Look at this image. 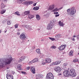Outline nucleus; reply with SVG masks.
Here are the masks:
<instances>
[{"instance_id": "53", "label": "nucleus", "mask_w": 79, "mask_h": 79, "mask_svg": "<svg viewBox=\"0 0 79 79\" xmlns=\"http://www.w3.org/2000/svg\"><path fill=\"white\" fill-rule=\"evenodd\" d=\"M6 0H0V1H6Z\"/></svg>"}, {"instance_id": "20", "label": "nucleus", "mask_w": 79, "mask_h": 79, "mask_svg": "<svg viewBox=\"0 0 79 79\" xmlns=\"http://www.w3.org/2000/svg\"><path fill=\"white\" fill-rule=\"evenodd\" d=\"M59 25L60 26H64V24L62 22H61V21H60L59 22Z\"/></svg>"}, {"instance_id": "50", "label": "nucleus", "mask_w": 79, "mask_h": 79, "mask_svg": "<svg viewBox=\"0 0 79 79\" xmlns=\"http://www.w3.org/2000/svg\"><path fill=\"white\" fill-rule=\"evenodd\" d=\"M7 31V30H5V31H4L5 33H6V32Z\"/></svg>"}, {"instance_id": "19", "label": "nucleus", "mask_w": 79, "mask_h": 79, "mask_svg": "<svg viewBox=\"0 0 79 79\" xmlns=\"http://www.w3.org/2000/svg\"><path fill=\"white\" fill-rule=\"evenodd\" d=\"M36 79H40V78L42 77L41 74H37L36 75Z\"/></svg>"}, {"instance_id": "48", "label": "nucleus", "mask_w": 79, "mask_h": 79, "mask_svg": "<svg viewBox=\"0 0 79 79\" xmlns=\"http://www.w3.org/2000/svg\"><path fill=\"white\" fill-rule=\"evenodd\" d=\"M72 40L73 41H75V39H74V38H73V39H72Z\"/></svg>"}, {"instance_id": "27", "label": "nucleus", "mask_w": 79, "mask_h": 79, "mask_svg": "<svg viewBox=\"0 0 79 79\" xmlns=\"http://www.w3.org/2000/svg\"><path fill=\"white\" fill-rule=\"evenodd\" d=\"M39 7L36 6V7H34L33 8V10L35 11L36 10H39Z\"/></svg>"}, {"instance_id": "36", "label": "nucleus", "mask_w": 79, "mask_h": 79, "mask_svg": "<svg viewBox=\"0 0 79 79\" xmlns=\"http://www.w3.org/2000/svg\"><path fill=\"white\" fill-rule=\"evenodd\" d=\"M49 38L51 40H55V39L54 38H51V37H49Z\"/></svg>"}, {"instance_id": "33", "label": "nucleus", "mask_w": 79, "mask_h": 79, "mask_svg": "<svg viewBox=\"0 0 79 79\" xmlns=\"http://www.w3.org/2000/svg\"><path fill=\"white\" fill-rule=\"evenodd\" d=\"M26 27L27 28V29H31V28H30L31 29H30V28L29 27V25H26Z\"/></svg>"}, {"instance_id": "45", "label": "nucleus", "mask_w": 79, "mask_h": 79, "mask_svg": "<svg viewBox=\"0 0 79 79\" xmlns=\"http://www.w3.org/2000/svg\"><path fill=\"white\" fill-rule=\"evenodd\" d=\"M32 61H33V62L34 63H35V62H36L35 59L33 60Z\"/></svg>"}, {"instance_id": "6", "label": "nucleus", "mask_w": 79, "mask_h": 79, "mask_svg": "<svg viewBox=\"0 0 79 79\" xmlns=\"http://www.w3.org/2000/svg\"><path fill=\"white\" fill-rule=\"evenodd\" d=\"M6 77L7 79H13V76L11 74H6Z\"/></svg>"}, {"instance_id": "38", "label": "nucleus", "mask_w": 79, "mask_h": 79, "mask_svg": "<svg viewBox=\"0 0 79 79\" xmlns=\"http://www.w3.org/2000/svg\"><path fill=\"white\" fill-rule=\"evenodd\" d=\"M63 65L64 66H67V65H68V63H67L66 62L65 63L63 64Z\"/></svg>"}, {"instance_id": "24", "label": "nucleus", "mask_w": 79, "mask_h": 79, "mask_svg": "<svg viewBox=\"0 0 79 79\" xmlns=\"http://www.w3.org/2000/svg\"><path fill=\"white\" fill-rule=\"evenodd\" d=\"M53 8H54V5H52L50 6L49 8V10H53Z\"/></svg>"}, {"instance_id": "59", "label": "nucleus", "mask_w": 79, "mask_h": 79, "mask_svg": "<svg viewBox=\"0 0 79 79\" xmlns=\"http://www.w3.org/2000/svg\"><path fill=\"white\" fill-rule=\"evenodd\" d=\"M78 63H79V61H78Z\"/></svg>"}, {"instance_id": "52", "label": "nucleus", "mask_w": 79, "mask_h": 79, "mask_svg": "<svg viewBox=\"0 0 79 79\" xmlns=\"http://www.w3.org/2000/svg\"><path fill=\"white\" fill-rule=\"evenodd\" d=\"M31 63H34V62H33L32 60L31 61Z\"/></svg>"}, {"instance_id": "51", "label": "nucleus", "mask_w": 79, "mask_h": 79, "mask_svg": "<svg viewBox=\"0 0 79 79\" xmlns=\"http://www.w3.org/2000/svg\"><path fill=\"white\" fill-rule=\"evenodd\" d=\"M35 5H36V3H35L33 4V6H35Z\"/></svg>"}, {"instance_id": "54", "label": "nucleus", "mask_w": 79, "mask_h": 79, "mask_svg": "<svg viewBox=\"0 0 79 79\" xmlns=\"http://www.w3.org/2000/svg\"><path fill=\"white\" fill-rule=\"evenodd\" d=\"M76 79H79V77H78Z\"/></svg>"}, {"instance_id": "15", "label": "nucleus", "mask_w": 79, "mask_h": 79, "mask_svg": "<svg viewBox=\"0 0 79 79\" xmlns=\"http://www.w3.org/2000/svg\"><path fill=\"white\" fill-rule=\"evenodd\" d=\"M31 71L33 73V74H35V67H32L31 69Z\"/></svg>"}, {"instance_id": "31", "label": "nucleus", "mask_w": 79, "mask_h": 79, "mask_svg": "<svg viewBox=\"0 0 79 79\" xmlns=\"http://www.w3.org/2000/svg\"><path fill=\"white\" fill-rule=\"evenodd\" d=\"M15 14L17 15V16H20V14H19V12L18 11H16L15 13Z\"/></svg>"}, {"instance_id": "28", "label": "nucleus", "mask_w": 79, "mask_h": 79, "mask_svg": "<svg viewBox=\"0 0 79 79\" xmlns=\"http://www.w3.org/2000/svg\"><path fill=\"white\" fill-rule=\"evenodd\" d=\"M60 9H57V8H56L54 9V10H52V11H53V12L57 11H58Z\"/></svg>"}, {"instance_id": "29", "label": "nucleus", "mask_w": 79, "mask_h": 79, "mask_svg": "<svg viewBox=\"0 0 79 79\" xmlns=\"http://www.w3.org/2000/svg\"><path fill=\"white\" fill-rule=\"evenodd\" d=\"M11 24V21L10 20H8L7 21V24L8 25H10Z\"/></svg>"}, {"instance_id": "11", "label": "nucleus", "mask_w": 79, "mask_h": 79, "mask_svg": "<svg viewBox=\"0 0 79 79\" xmlns=\"http://www.w3.org/2000/svg\"><path fill=\"white\" fill-rule=\"evenodd\" d=\"M65 47H66V45L65 44L64 45H62L58 48V49L59 50H64V49L65 48Z\"/></svg>"}, {"instance_id": "41", "label": "nucleus", "mask_w": 79, "mask_h": 79, "mask_svg": "<svg viewBox=\"0 0 79 79\" xmlns=\"http://www.w3.org/2000/svg\"><path fill=\"white\" fill-rule=\"evenodd\" d=\"M27 70H29L30 69H31V67H28L27 68Z\"/></svg>"}, {"instance_id": "4", "label": "nucleus", "mask_w": 79, "mask_h": 79, "mask_svg": "<svg viewBox=\"0 0 79 79\" xmlns=\"http://www.w3.org/2000/svg\"><path fill=\"white\" fill-rule=\"evenodd\" d=\"M64 76L68 77L70 76V72L68 71L65 70L63 73Z\"/></svg>"}, {"instance_id": "39", "label": "nucleus", "mask_w": 79, "mask_h": 79, "mask_svg": "<svg viewBox=\"0 0 79 79\" xmlns=\"http://www.w3.org/2000/svg\"><path fill=\"white\" fill-rule=\"evenodd\" d=\"M54 15L58 14V12H54Z\"/></svg>"}, {"instance_id": "26", "label": "nucleus", "mask_w": 79, "mask_h": 79, "mask_svg": "<svg viewBox=\"0 0 79 79\" xmlns=\"http://www.w3.org/2000/svg\"><path fill=\"white\" fill-rule=\"evenodd\" d=\"M34 18V16L31 15L29 14L28 15V18L29 19H32Z\"/></svg>"}, {"instance_id": "16", "label": "nucleus", "mask_w": 79, "mask_h": 79, "mask_svg": "<svg viewBox=\"0 0 79 79\" xmlns=\"http://www.w3.org/2000/svg\"><path fill=\"white\" fill-rule=\"evenodd\" d=\"M61 63V61L60 60L57 61L53 63V64L54 65H58Z\"/></svg>"}, {"instance_id": "17", "label": "nucleus", "mask_w": 79, "mask_h": 79, "mask_svg": "<svg viewBox=\"0 0 79 79\" xmlns=\"http://www.w3.org/2000/svg\"><path fill=\"white\" fill-rule=\"evenodd\" d=\"M21 66H22V65L20 64H19L17 66V69L18 70H20L21 71L23 70V69H22L21 68Z\"/></svg>"}, {"instance_id": "10", "label": "nucleus", "mask_w": 79, "mask_h": 79, "mask_svg": "<svg viewBox=\"0 0 79 79\" xmlns=\"http://www.w3.org/2000/svg\"><path fill=\"white\" fill-rule=\"evenodd\" d=\"M19 37L21 40H24L26 38V36L25 35L22 34L20 35Z\"/></svg>"}, {"instance_id": "8", "label": "nucleus", "mask_w": 79, "mask_h": 79, "mask_svg": "<svg viewBox=\"0 0 79 79\" xmlns=\"http://www.w3.org/2000/svg\"><path fill=\"white\" fill-rule=\"evenodd\" d=\"M71 11H70V14L73 15H74V14L76 13V9H74V7H73L71 9Z\"/></svg>"}, {"instance_id": "12", "label": "nucleus", "mask_w": 79, "mask_h": 79, "mask_svg": "<svg viewBox=\"0 0 79 79\" xmlns=\"http://www.w3.org/2000/svg\"><path fill=\"white\" fill-rule=\"evenodd\" d=\"M46 63H51L52 60L50 58H46L45 59Z\"/></svg>"}, {"instance_id": "21", "label": "nucleus", "mask_w": 79, "mask_h": 79, "mask_svg": "<svg viewBox=\"0 0 79 79\" xmlns=\"http://www.w3.org/2000/svg\"><path fill=\"white\" fill-rule=\"evenodd\" d=\"M1 9H3L5 7V5H4V4L3 3H1Z\"/></svg>"}, {"instance_id": "7", "label": "nucleus", "mask_w": 79, "mask_h": 79, "mask_svg": "<svg viewBox=\"0 0 79 79\" xmlns=\"http://www.w3.org/2000/svg\"><path fill=\"white\" fill-rule=\"evenodd\" d=\"M52 27H53V24H52V23H51L48 25L47 29L48 30H51Z\"/></svg>"}, {"instance_id": "37", "label": "nucleus", "mask_w": 79, "mask_h": 79, "mask_svg": "<svg viewBox=\"0 0 79 79\" xmlns=\"http://www.w3.org/2000/svg\"><path fill=\"white\" fill-rule=\"evenodd\" d=\"M78 61H79V60H78V59H77V60H73V62H74V63H76V62H77Z\"/></svg>"}, {"instance_id": "46", "label": "nucleus", "mask_w": 79, "mask_h": 79, "mask_svg": "<svg viewBox=\"0 0 79 79\" xmlns=\"http://www.w3.org/2000/svg\"><path fill=\"white\" fill-rule=\"evenodd\" d=\"M15 73V72L14 71H13L12 72V74H14Z\"/></svg>"}, {"instance_id": "56", "label": "nucleus", "mask_w": 79, "mask_h": 79, "mask_svg": "<svg viewBox=\"0 0 79 79\" xmlns=\"http://www.w3.org/2000/svg\"><path fill=\"white\" fill-rule=\"evenodd\" d=\"M1 32H2V31L0 29V34L1 33Z\"/></svg>"}, {"instance_id": "14", "label": "nucleus", "mask_w": 79, "mask_h": 79, "mask_svg": "<svg viewBox=\"0 0 79 79\" xmlns=\"http://www.w3.org/2000/svg\"><path fill=\"white\" fill-rule=\"evenodd\" d=\"M61 37V34H57L55 36V37L57 40H59V39H60Z\"/></svg>"}, {"instance_id": "47", "label": "nucleus", "mask_w": 79, "mask_h": 79, "mask_svg": "<svg viewBox=\"0 0 79 79\" xmlns=\"http://www.w3.org/2000/svg\"><path fill=\"white\" fill-rule=\"evenodd\" d=\"M17 35H20V32H19L17 33Z\"/></svg>"}, {"instance_id": "60", "label": "nucleus", "mask_w": 79, "mask_h": 79, "mask_svg": "<svg viewBox=\"0 0 79 79\" xmlns=\"http://www.w3.org/2000/svg\"><path fill=\"white\" fill-rule=\"evenodd\" d=\"M62 50H61V51H62Z\"/></svg>"}, {"instance_id": "1", "label": "nucleus", "mask_w": 79, "mask_h": 79, "mask_svg": "<svg viewBox=\"0 0 79 79\" xmlns=\"http://www.w3.org/2000/svg\"><path fill=\"white\" fill-rule=\"evenodd\" d=\"M10 56L6 55V57L8 59H6L4 60L3 59L0 60V67L3 66V65H6V64H10L13 60L12 57H9Z\"/></svg>"}, {"instance_id": "3", "label": "nucleus", "mask_w": 79, "mask_h": 79, "mask_svg": "<svg viewBox=\"0 0 79 79\" xmlns=\"http://www.w3.org/2000/svg\"><path fill=\"white\" fill-rule=\"evenodd\" d=\"M46 78L48 79H54V77L52 73H49L47 74Z\"/></svg>"}, {"instance_id": "44", "label": "nucleus", "mask_w": 79, "mask_h": 79, "mask_svg": "<svg viewBox=\"0 0 79 79\" xmlns=\"http://www.w3.org/2000/svg\"><path fill=\"white\" fill-rule=\"evenodd\" d=\"M60 16V15L58 14V15H55V17H58V16Z\"/></svg>"}, {"instance_id": "55", "label": "nucleus", "mask_w": 79, "mask_h": 79, "mask_svg": "<svg viewBox=\"0 0 79 79\" xmlns=\"http://www.w3.org/2000/svg\"><path fill=\"white\" fill-rule=\"evenodd\" d=\"M62 8H63V7H61V8H60V10H61V9H62Z\"/></svg>"}, {"instance_id": "58", "label": "nucleus", "mask_w": 79, "mask_h": 79, "mask_svg": "<svg viewBox=\"0 0 79 79\" xmlns=\"http://www.w3.org/2000/svg\"><path fill=\"white\" fill-rule=\"evenodd\" d=\"M36 50H39V49H37Z\"/></svg>"}, {"instance_id": "32", "label": "nucleus", "mask_w": 79, "mask_h": 79, "mask_svg": "<svg viewBox=\"0 0 79 79\" xmlns=\"http://www.w3.org/2000/svg\"><path fill=\"white\" fill-rule=\"evenodd\" d=\"M36 53H38V54L39 53H40V50H36Z\"/></svg>"}, {"instance_id": "30", "label": "nucleus", "mask_w": 79, "mask_h": 79, "mask_svg": "<svg viewBox=\"0 0 79 79\" xmlns=\"http://www.w3.org/2000/svg\"><path fill=\"white\" fill-rule=\"evenodd\" d=\"M25 1V0H18V3H21Z\"/></svg>"}, {"instance_id": "35", "label": "nucleus", "mask_w": 79, "mask_h": 79, "mask_svg": "<svg viewBox=\"0 0 79 79\" xmlns=\"http://www.w3.org/2000/svg\"><path fill=\"white\" fill-rule=\"evenodd\" d=\"M56 48V47L55 46H52L51 47V48L53 49H55Z\"/></svg>"}, {"instance_id": "40", "label": "nucleus", "mask_w": 79, "mask_h": 79, "mask_svg": "<svg viewBox=\"0 0 79 79\" xmlns=\"http://www.w3.org/2000/svg\"><path fill=\"white\" fill-rule=\"evenodd\" d=\"M34 59H35V61H36V62H37V61H38V58H35Z\"/></svg>"}, {"instance_id": "22", "label": "nucleus", "mask_w": 79, "mask_h": 79, "mask_svg": "<svg viewBox=\"0 0 79 79\" xmlns=\"http://www.w3.org/2000/svg\"><path fill=\"white\" fill-rule=\"evenodd\" d=\"M30 13V11L28 10L27 11H25L24 12V14L25 15H29Z\"/></svg>"}, {"instance_id": "34", "label": "nucleus", "mask_w": 79, "mask_h": 79, "mask_svg": "<svg viewBox=\"0 0 79 79\" xmlns=\"http://www.w3.org/2000/svg\"><path fill=\"white\" fill-rule=\"evenodd\" d=\"M18 26H19V24H16L15 25V28H17V27H18Z\"/></svg>"}, {"instance_id": "9", "label": "nucleus", "mask_w": 79, "mask_h": 79, "mask_svg": "<svg viewBox=\"0 0 79 79\" xmlns=\"http://www.w3.org/2000/svg\"><path fill=\"white\" fill-rule=\"evenodd\" d=\"M25 58H26V57L24 56H21V57L20 58L19 60H18V62L21 63L22 61H24Z\"/></svg>"}, {"instance_id": "43", "label": "nucleus", "mask_w": 79, "mask_h": 79, "mask_svg": "<svg viewBox=\"0 0 79 79\" xmlns=\"http://www.w3.org/2000/svg\"><path fill=\"white\" fill-rule=\"evenodd\" d=\"M71 9H68V10H67V12H69V11H70V10H71Z\"/></svg>"}, {"instance_id": "57", "label": "nucleus", "mask_w": 79, "mask_h": 79, "mask_svg": "<svg viewBox=\"0 0 79 79\" xmlns=\"http://www.w3.org/2000/svg\"><path fill=\"white\" fill-rule=\"evenodd\" d=\"M73 37H76V36L75 35H73Z\"/></svg>"}, {"instance_id": "25", "label": "nucleus", "mask_w": 79, "mask_h": 79, "mask_svg": "<svg viewBox=\"0 0 79 79\" xmlns=\"http://www.w3.org/2000/svg\"><path fill=\"white\" fill-rule=\"evenodd\" d=\"M73 50H71L70 51L69 55V56H73Z\"/></svg>"}, {"instance_id": "18", "label": "nucleus", "mask_w": 79, "mask_h": 79, "mask_svg": "<svg viewBox=\"0 0 79 79\" xmlns=\"http://www.w3.org/2000/svg\"><path fill=\"white\" fill-rule=\"evenodd\" d=\"M6 10L5 9H4L2 10H1L0 11V13L1 14V15H3V14H4L6 12Z\"/></svg>"}, {"instance_id": "13", "label": "nucleus", "mask_w": 79, "mask_h": 79, "mask_svg": "<svg viewBox=\"0 0 79 79\" xmlns=\"http://www.w3.org/2000/svg\"><path fill=\"white\" fill-rule=\"evenodd\" d=\"M24 3L25 4V5H29L32 4V3H33V2L32 1L26 2H25Z\"/></svg>"}, {"instance_id": "23", "label": "nucleus", "mask_w": 79, "mask_h": 79, "mask_svg": "<svg viewBox=\"0 0 79 79\" xmlns=\"http://www.w3.org/2000/svg\"><path fill=\"white\" fill-rule=\"evenodd\" d=\"M36 18L38 21H39L40 19V17L39 15H36Z\"/></svg>"}, {"instance_id": "2", "label": "nucleus", "mask_w": 79, "mask_h": 79, "mask_svg": "<svg viewBox=\"0 0 79 79\" xmlns=\"http://www.w3.org/2000/svg\"><path fill=\"white\" fill-rule=\"evenodd\" d=\"M70 75L71 76L74 77L76 76V73L75 72V69H71L70 70Z\"/></svg>"}, {"instance_id": "49", "label": "nucleus", "mask_w": 79, "mask_h": 79, "mask_svg": "<svg viewBox=\"0 0 79 79\" xmlns=\"http://www.w3.org/2000/svg\"><path fill=\"white\" fill-rule=\"evenodd\" d=\"M46 63H45V62H43V63H42V64H43V65H44V64H46Z\"/></svg>"}, {"instance_id": "5", "label": "nucleus", "mask_w": 79, "mask_h": 79, "mask_svg": "<svg viewBox=\"0 0 79 79\" xmlns=\"http://www.w3.org/2000/svg\"><path fill=\"white\" fill-rule=\"evenodd\" d=\"M54 70L57 73H60L61 71V69L59 66H56Z\"/></svg>"}, {"instance_id": "42", "label": "nucleus", "mask_w": 79, "mask_h": 79, "mask_svg": "<svg viewBox=\"0 0 79 79\" xmlns=\"http://www.w3.org/2000/svg\"><path fill=\"white\" fill-rule=\"evenodd\" d=\"M21 73L22 74H26V73L22 71Z\"/></svg>"}]
</instances>
